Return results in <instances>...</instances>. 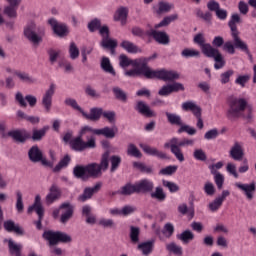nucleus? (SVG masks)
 <instances>
[{"label":"nucleus","mask_w":256,"mask_h":256,"mask_svg":"<svg viewBox=\"0 0 256 256\" xmlns=\"http://www.w3.org/2000/svg\"><path fill=\"white\" fill-rule=\"evenodd\" d=\"M237 23H241V16L239 14H232L230 21L228 22V26L231 30L232 41H226L223 46V51L229 53V55H235V50L238 49L243 53L249 55V45L246 44L241 36H239V30L237 29Z\"/></svg>","instance_id":"1"},{"label":"nucleus","mask_w":256,"mask_h":256,"mask_svg":"<svg viewBox=\"0 0 256 256\" xmlns=\"http://www.w3.org/2000/svg\"><path fill=\"white\" fill-rule=\"evenodd\" d=\"M193 42L200 46V49L205 57L214 59L215 69H223L225 67V60L219 49L213 47V45L205 41V36L202 33H198L194 36Z\"/></svg>","instance_id":"2"},{"label":"nucleus","mask_w":256,"mask_h":256,"mask_svg":"<svg viewBox=\"0 0 256 256\" xmlns=\"http://www.w3.org/2000/svg\"><path fill=\"white\" fill-rule=\"evenodd\" d=\"M247 109V100L244 98L229 97L228 98V110L226 117L228 121H237L240 117H243V113Z\"/></svg>","instance_id":"3"},{"label":"nucleus","mask_w":256,"mask_h":256,"mask_svg":"<svg viewBox=\"0 0 256 256\" xmlns=\"http://www.w3.org/2000/svg\"><path fill=\"white\" fill-rule=\"evenodd\" d=\"M42 238L44 241H48L49 247H55V245H59V243H71V241H73L71 235L53 230H45L42 234Z\"/></svg>","instance_id":"4"},{"label":"nucleus","mask_w":256,"mask_h":256,"mask_svg":"<svg viewBox=\"0 0 256 256\" xmlns=\"http://www.w3.org/2000/svg\"><path fill=\"white\" fill-rule=\"evenodd\" d=\"M71 150L77 151L78 153H81L85 151L86 149H95L97 147V142L95 141V138H90L88 141H84L83 137L77 136L73 140L69 142Z\"/></svg>","instance_id":"5"},{"label":"nucleus","mask_w":256,"mask_h":256,"mask_svg":"<svg viewBox=\"0 0 256 256\" xmlns=\"http://www.w3.org/2000/svg\"><path fill=\"white\" fill-rule=\"evenodd\" d=\"M148 79H160L161 81H175V79H179V73L173 70H153L150 68V72H148Z\"/></svg>","instance_id":"6"},{"label":"nucleus","mask_w":256,"mask_h":256,"mask_svg":"<svg viewBox=\"0 0 256 256\" xmlns=\"http://www.w3.org/2000/svg\"><path fill=\"white\" fill-rule=\"evenodd\" d=\"M150 59L151 58H144L142 63L139 64V67L126 71L124 75L126 77H139L144 75L146 79H149L148 73H151V67H149L148 63Z\"/></svg>","instance_id":"7"},{"label":"nucleus","mask_w":256,"mask_h":256,"mask_svg":"<svg viewBox=\"0 0 256 256\" xmlns=\"http://www.w3.org/2000/svg\"><path fill=\"white\" fill-rule=\"evenodd\" d=\"M61 209H66V211L61 215L60 221L65 224L73 217V211L75 207L71 204V202H64L59 206V209H55L53 211V217L57 219L59 217V213Z\"/></svg>","instance_id":"8"},{"label":"nucleus","mask_w":256,"mask_h":256,"mask_svg":"<svg viewBox=\"0 0 256 256\" xmlns=\"http://www.w3.org/2000/svg\"><path fill=\"white\" fill-rule=\"evenodd\" d=\"M28 157L31 163H41L46 167L49 166V161L43 156V151H41L37 145H34L29 149Z\"/></svg>","instance_id":"9"},{"label":"nucleus","mask_w":256,"mask_h":256,"mask_svg":"<svg viewBox=\"0 0 256 256\" xmlns=\"http://www.w3.org/2000/svg\"><path fill=\"white\" fill-rule=\"evenodd\" d=\"M36 29L35 23H31L24 28V37L33 45H39V43L43 42V38L37 34Z\"/></svg>","instance_id":"10"},{"label":"nucleus","mask_w":256,"mask_h":256,"mask_svg":"<svg viewBox=\"0 0 256 256\" xmlns=\"http://www.w3.org/2000/svg\"><path fill=\"white\" fill-rule=\"evenodd\" d=\"M165 149H170L171 154L174 155L180 163L185 161V155L179 146H177V137H173L169 142L164 144Z\"/></svg>","instance_id":"11"},{"label":"nucleus","mask_w":256,"mask_h":256,"mask_svg":"<svg viewBox=\"0 0 256 256\" xmlns=\"http://www.w3.org/2000/svg\"><path fill=\"white\" fill-rule=\"evenodd\" d=\"M101 187H103V182H97L93 187H86L83 190V193L78 196V201L81 203H85V201H89L93 196L101 191Z\"/></svg>","instance_id":"12"},{"label":"nucleus","mask_w":256,"mask_h":256,"mask_svg":"<svg viewBox=\"0 0 256 256\" xmlns=\"http://www.w3.org/2000/svg\"><path fill=\"white\" fill-rule=\"evenodd\" d=\"M53 95H55V84H51L42 96L41 103L46 113H49L53 107Z\"/></svg>","instance_id":"13"},{"label":"nucleus","mask_w":256,"mask_h":256,"mask_svg":"<svg viewBox=\"0 0 256 256\" xmlns=\"http://www.w3.org/2000/svg\"><path fill=\"white\" fill-rule=\"evenodd\" d=\"M15 100L19 103L20 107H27V103L30 105V107H35V105H37V97L31 94L23 97V93L17 92L15 95Z\"/></svg>","instance_id":"14"},{"label":"nucleus","mask_w":256,"mask_h":256,"mask_svg":"<svg viewBox=\"0 0 256 256\" xmlns=\"http://www.w3.org/2000/svg\"><path fill=\"white\" fill-rule=\"evenodd\" d=\"M61 199V189L57 184H52L49 188V193L45 197L46 205H52L55 201H59Z\"/></svg>","instance_id":"15"},{"label":"nucleus","mask_w":256,"mask_h":256,"mask_svg":"<svg viewBox=\"0 0 256 256\" xmlns=\"http://www.w3.org/2000/svg\"><path fill=\"white\" fill-rule=\"evenodd\" d=\"M48 23L52 27L55 35H57L58 37H67V25L59 23L55 18H50L48 20Z\"/></svg>","instance_id":"16"},{"label":"nucleus","mask_w":256,"mask_h":256,"mask_svg":"<svg viewBox=\"0 0 256 256\" xmlns=\"http://www.w3.org/2000/svg\"><path fill=\"white\" fill-rule=\"evenodd\" d=\"M229 155L231 159H233L234 161H243V157H245L243 144L238 141L234 142V145L231 147L229 151Z\"/></svg>","instance_id":"17"},{"label":"nucleus","mask_w":256,"mask_h":256,"mask_svg":"<svg viewBox=\"0 0 256 256\" xmlns=\"http://www.w3.org/2000/svg\"><path fill=\"white\" fill-rule=\"evenodd\" d=\"M235 187L237 189H240V191H243V193L246 195V199L248 201H253V197L256 191V184L255 182H252L250 184H241L239 182L235 183Z\"/></svg>","instance_id":"18"},{"label":"nucleus","mask_w":256,"mask_h":256,"mask_svg":"<svg viewBox=\"0 0 256 256\" xmlns=\"http://www.w3.org/2000/svg\"><path fill=\"white\" fill-rule=\"evenodd\" d=\"M137 193H151L155 189L153 181L144 178L136 183Z\"/></svg>","instance_id":"19"},{"label":"nucleus","mask_w":256,"mask_h":256,"mask_svg":"<svg viewBox=\"0 0 256 256\" xmlns=\"http://www.w3.org/2000/svg\"><path fill=\"white\" fill-rule=\"evenodd\" d=\"M140 148L142 149V151H144V153H146V155H151L152 157H158V159H169V157H167V154L165 152L159 151L155 147H151L147 144H140Z\"/></svg>","instance_id":"20"},{"label":"nucleus","mask_w":256,"mask_h":256,"mask_svg":"<svg viewBox=\"0 0 256 256\" xmlns=\"http://www.w3.org/2000/svg\"><path fill=\"white\" fill-rule=\"evenodd\" d=\"M135 110L138 111L140 115H143L144 117H157V113L151 110V107H149V105H147V103L143 101H138L136 103Z\"/></svg>","instance_id":"21"},{"label":"nucleus","mask_w":256,"mask_h":256,"mask_svg":"<svg viewBox=\"0 0 256 256\" xmlns=\"http://www.w3.org/2000/svg\"><path fill=\"white\" fill-rule=\"evenodd\" d=\"M146 59L145 57L137 58L134 60L129 59L127 55L121 54L119 56V65L122 68L129 67V65H132V67H139V64L143 62V60Z\"/></svg>","instance_id":"22"},{"label":"nucleus","mask_w":256,"mask_h":256,"mask_svg":"<svg viewBox=\"0 0 256 256\" xmlns=\"http://www.w3.org/2000/svg\"><path fill=\"white\" fill-rule=\"evenodd\" d=\"M102 115H103V108L101 107L91 108L89 114L84 110H82V116L88 121H99Z\"/></svg>","instance_id":"23"},{"label":"nucleus","mask_w":256,"mask_h":256,"mask_svg":"<svg viewBox=\"0 0 256 256\" xmlns=\"http://www.w3.org/2000/svg\"><path fill=\"white\" fill-rule=\"evenodd\" d=\"M229 195H230V192L228 190L222 191L221 196L217 197L213 202H211L208 205L210 211H213V212L218 211L221 205H223V201H225V199H227Z\"/></svg>","instance_id":"24"},{"label":"nucleus","mask_w":256,"mask_h":256,"mask_svg":"<svg viewBox=\"0 0 256 256\" xmlns=\"http://www.w3.org/2000/svg\"><path fill=\"white\" fill-rule=\"evenodd\" d=\"M100 45L102 49H108L111 55H115V49H117V40L112 39L109 36H104L100 42Z\"/></svg>","instance_id":"25"},{"label":"nucleus","mask_w":256,"mask_h":256,"mask_svg":"<svg viewBox=\"0 0 256 256\" xmlns=\"http://www.w3.org/2000/svg\"><path fill=\"white\" fill-rule=\"evenodd\" d=\"M86 173L88 177H92L93 179H99V177L103 175V172L99 168V164L95 162L86 165Z\"/></svg>","instance_id":"26"},{"label":"nucleus","mask_w":256,"mask_h":256,"mask_svg":"<svg viewBox=\"0 0 256 256\" xmlns=\"http://www.w3.org/2000/svg\"><path fill=\"white\" fill-rule=\"evenodd\" d=\"M182 109L183 111H191L194 117H196V115L203 113V109H201V106L197 105V103L193 101H186L182 103Z\"/></svg>","instance_id":"27"},{"label":"nucleus","mask_w":256,"mask_h":256,"mask_svg":"<svg viewBox=\"0 0 256 256\" xmlns=\"http://www.w3.org/2000/svg\"><path fill=\"white\" fill-rule=\"evenodd\" d=\"M14 75L20 79L22 83H27V85H35V83H37V78L27 72L15 71Z\"/></svg>","instance_id":"28"},{"label":"nucleus","mask_w":256,"mask_h":256,"mask_svg":"<svg viewBox=\"0 0 256 256\" xmlns=\"http://www.w3.org/2000/svg\"><path fill=\"white\" fill-rule=\"evenodd\" d=\"M4 229L8 231V233H16V235H25L23 228L19 227L18 224H15L12 220H7L4 222Z\"/></svg>","instance_id":"29"},{"label":"nucleus","mask_w":256,"mask_h":256,"mask_svg":"<svg viewBox=\"0 0 256 256\" xmlns=\"http://www.w3.org/2000/svg\"><path fill=\"white\" fill-rule=\"evenodd\" d=\"M100 67L105 73H109L110 75H113V77L117 75L115 68H113V64H111V60H109L108 57H102Z\"/></svg>","instance_id":"30"},{"label":"nucleus","mask_w":256,"mask_h":256,"mask_svg":"<svg viewBox=\"0 0 256 256\" xmlns=\"http://www.w3.org/2000/svg\"><path fill=\"white\" fill-rule=\"evenodd\" d=\"M151 199H155L159 203H163L167 199V194L165 193V190H163V187L157 186L155 188V191L150 192Z\"/></svg>","instance_id":"31"},{"label":"nucleus","mask_w":256,"mask_h":256,"mask_svg":"<svg viewBox=\"0 0 256 256\" xmlns=\"http://www.w3.org/2000/svg\"><path fill=\"white\" fill-rule=\"evenodd\" d=\"M8 137H11L16 143H25L28 139L21 130H11L7 133Z\"/></svg>","instance_id":"32"},{"label":"nucleus","mask_w":256,"mask_h":256,"mask_svg":"<svg viewBox=\"0 0 256 256\" xmlns=\"http://www.w3.org/2000/svg\"><path fill=\"white\" fill-rule=\"evenodd\" d=\"M35 211L37 215H41V213H45L43 209V205L41 204V196L36 195L34 204L28 207V213H33Z\"/></svg>","instance_id":"33"},{"label":"nucleus","mask_w":256,"mask_h":256,"mask_svg":"<svg viewBox=\"0 0 256 256\" xmlns=\"http://www.w3.org/2000/svg\"><path fill=\"white\" fill-rule=\"evenodd\" d=\"M94 135H103L106 139H114L115 137V130L110 127H104L102 129H94Z\"/></svg>","instance_id":"34"},{"label":"nucleus","mask_w":256,"mask_h":256,"mask_svg":"<svg viewBox=\"0 0 256 256\" xmlns=\"http://www.w3.org/2000/svg\"><path fill=\"white\" fill-rule=\"evenodd\" d=\"M129 11L125 7H121L117 10L114 20L120 21L121 25H126L127 24V15Z\"/></svg>","instance_id":"35"},{"label":"nucleus","mask_w":256,"mask_h":256,"mask_svg":"<svg viewBox=\"0 0 256 256\" xmlns=\"http://www.w3.org/2000/svg\"><path fill=\"white\" fill-rule=\"evenodd\" d=\"M177 239L182 241L184 245H188V243H191V241L195 239V234H193L191 230H184L182 233L177 235Z\"/></svg>","instance_id":"36"},{"label":"nucleus","mask_w":256,"mask_h":256,"mask_svg":"<svg viewBox=\"0 0 256 256\" xmlns=\"http://www.w3.org/2000/svg\"><path fill=\"white\" fill-rule=\"evenodd\" d=\"M154 241H147L138 245V249L142 251L144 256H149L153 253Z\"/></svg>","instance_id":"37"},{"label":"nucleus","mask_w":256,"mask_h":256,"mask_svg":"<svg viewBox=\"0 0 256 256\" xmlns=\"http://www.w3.org/2000/svg\"><path fill=\"white\" fill-rule=\"evenodd\" d=\"M166 117L170 125H177V127H182L183 119H181L178 114L166 112Z\"/></svg>","instance_id":"38"},{"label":"nucleus","mask_w":256,"mask_h":256,"mask_svg":"<svg viewBox=\"0 0 256 256\" xmlns=\"http://www.w3.org/2000/svg\"><path fill=\"white\" fill-rule=\"evenodd\" d=\"M119 195H133V193H137V184L127 183L126 185L121 187V190L118 191Z\"/></svg>","instance_id":"39"},{"label":"nucleus","mask_w":256,"mask_h":256,"mask_svg":"<svg viewBox=\"0 0 256 256\" xmlns=\"http://www.w3.org/2000/svg\"><path fill=\"white\" fill-rule=\"evenodd\" d=\"M120 47H122V49H125V51H127V53L141 52V50L139 49V47H137V45H135L133 42L127 41V40L122 41V43L120 44Z\"/></svg>","instance_id":"40"},{"label":"nucleus","mask_w":256,"mask_h":256,"mask_svg":"<svg viewBox=\"0 0 256 256\" xmlns=\"http://www.w3.org/2000/svg\"><path fill=\"white\" fill-rule=\"evenodd\" d=\"M47 131H49V126H44L40 130L34 129L31 137L32 141H41L47 135Z\"/></svg>","instance_id":"41"},{"label":"nucleus","mask_w":256,"mask_h":256,"mask_svg":"<svg viewBox=\"0 0 256 256\" xmlns=\"http://www.w3.org/2000/svg\"><path fill=\"white\" fill-rule=\"evenodd\" d=\"M179 19V15L173 14L170 16H166L163 20L155 25V29H159L161 27H167L169 24L173 23V21H177Z\"/></svg>","instance_id":"42"},{"label":"nucleus","mask_w":256,"mask_h":256,"mask_svg":"<svg viewBox=\"0 0 256 256\" xmlns=\"http://www.w3.org/2000/svg\"><path fill=\"white\" fill-rule=\"evenodd\" d=\"M154 33V39L157 43H160V45H169V35L161 31H156Z\"/></svg>","instance_id":"43"},{"label":"nucleus","mask_w":256,"mask_h":256,"mask_svg":"<svg viewBox=\"0 0 256 256\" xmlns=\"http://www.w3.org/2000/svg\"><path fill=\"white\" fill-rule=\"evenodd\" d=\"M196 16L199 19H202V21L206 22L207 25H211L212 21H213V14L209 11H206L205 13H203L201 11V9H197L196 10Z\"/></svg>","instance_id":"44"},{"label":"nucleus","mask_w":256,"mask_h":256,"mask_svg":"<svg viewBox=\"0 0 256 256\" xmlns=\"http://www.w3.org/2000/svg\"><path fill=\"white\" fill-rule=\"evenodd\" d=\"M17 6H5L3 9V14L8 17V19H17Z\"/></svg>","instance_id":"45"},{"label":"nucleus","mask_w":256,"mask_h":256,"mask_svg":"<svg viewBox=\"0 0 256 256\" xmlns=\"http://www.w3.org/2000/svg\"><path fill=\"white\" fill-rule=\"evenodd\" d=\"M139 235H141V229L137 226H130L131 243L137 245V243H139Z\"/></svg>","instance_id":"46"},{"label":"nucleus","mask_w":256,"mask_h":256,"mask_svg":"<svg viewBox=\"0 0 256 256\" xmlns=\"http://www.w3.org/2000/svg\"><path fill=\"white\" fill-rule=\"evenodd\" d=\"M109 155V151L104 152L102 154L100 164H98V167L102 173L103 171H107V169H109Z\"/></svg>","instance_id":"47"},{"label":"nucleus","mask_w":256,"mask_h":256,"mask_svg":"<svg viewBox=\"0 0 256 256\" xmlns=\"http://www.w3.org/2000/svg\"><path fill=\"white\" fill-rule=\"evenodd\" d=\"M115 98L122 103H127V93L123 89L115 86L112 88Z\"/></svg>","instance_id":"48"},{"label":"nucleus","mask_w":256,"mask_h":256,"mask_svg":"<svg viewBox=\"0 0 256 256\" xmlns=\"http://www.w3.org/2000/svg\"><path fill=\"white\" fill-rule=\"evenodd\" d=\"M166 249L169 251V253H173L174 255H183V247L177 245L175 242L166 244Z\"/></svg>","instance_id":"49"},{"label":"nucleus","mask_w":256,"mask_h":256,"mask_svg":"<svg viewBox=\"0 0 256 256\" xmlns=\"http://www.w3.org/2000/svg\"><path fill=\"white\" fill-rule=\"evenodd\" d=\"M71 163V156L65 155L62 160L59 161V163L53 168V173H59L61 169H64V167H67Z\"/></svg>","instance_id":"50"},{"label":"nucleus","mask_w":256,"mask_h":256,"mask_svg":"<svg viewBox=\"0 0 256 256\" xmlns=\"http://www.w3.org/2000/svg\"><path fill=\"white\" fill-rule=\"evenodd\" d=\"M73 175L76 179H83L87 175V167L83 165H76L73 168Z\"/></svg>","instance_id":"51"},{"label":"nucleus","mask_w":256,"mask_h":256,"mask_svg":"<svg viewBox=\"0 0 256 256\" xmlns=\"http://www.w3.org/2000/svg\"><path fill=\"white\" fill-rule=\"evenodd\" d=\"M174 233H175V226L170 222L166 223L162 229V235H164L166 239H171Z\"/></svg>","instance_id":"52"},{"label":"nucleus","mask_w":256,"mask_h":256,"mask_svg":"<svg viewBox=\"0 0 256 256\" xmlns=\"http://www.w3.org/2000/svg\"><path fill=\"white\" fill-rule=\"evenodd\" d=\"M127 155H130V157H136L137 159H141V157H143V154L140 150L137 149V146H135V144L128 145Z\"/></svg>","instance_id":"53"},{"label":"nucleus","mask_w":256,"mask_h":256,"mask_svg":"<svg viewBox=\"0 0 256 256\" xmlns=\"http://www.w3.org/2000/svg\"><path fill=\"white\" fill-rule=\"evenodd\" d=\"M8 249L10 255H14L16 253H21V249H23V246L20 244H17L13 241V239L8 240Z\"/></svg>","instance_id":"54"},{"label":"nucleus","mask_w":256,"mask_h":256,"mask_svg":"<svg viewBox=\"0 0 256 256\" xmlns=\"http://www.w3.org/2000/svg\"><path fill=\"white\" fill-rule=\"evenodd\" d=\"M233 75H235V71H233V69H229V70L223 72L220 75L221 84L227 85V83H229L231 81V77H233Z\"/></svg>","instance_id":"55"},{"label":"nucleus","mask_w":256,"mask_h":256,"mask_svg":"<svg viewBox=\"0 0 256 256\" xmlns=\"http://www.w3.org/2000/svg\"><path fill=\"white\" fill-rule=\"evenodd\" d=\"M110 163H111L110 171L111 173H115V171H117V169H119V166L121 165V156H118V155L111 156Z\"/></svg>","instance_id":"56"},{"label":"nucleus","mask_w":256,"mask_h":256,"mask_svg":"<svg viewBox=\"0 0 256 256\" xmlns=\"http://www.w3.org/2000/svg\"><path fill=\"white\" fill-rule=\"evenodd\" d=\"M47 53L49 56V61L51 65H53L54 63H57V59H59V55H61V50L50 48L47 50Z\"/></svg>","instance_id":"57"},{"label":"nucleus","mask_w":256,"mask_h":256,"mask_svg":"<svg viewBox=\"0 0 256 256\" xmlns=\"http://www.w3.org/2000/svg\"><path fill=\"white\" fill-rule=\"evenodd\" d=\"M181 55L182 57L189 59L191 57H201V52H199V50L186 48L181 52Z\"/></svg>","instance_id":"58"},{"label":"nucleus","mask_w":256,"mask_h":256,"mask_svg":"<svg viewBox=\"0 0 256 256\" xmlns=\"http://www.w3.org/2000/svg\"><path fill=\"white\" fill-rule=\"evenodd\" d=\"M64 104L67 105V107H72V109L79 111V113L81 114L83 113V108H81V106H79V104L77 103V100L73 98H66L64 100Z\"/></svg>","instance_id":"59"},{"label":"nucleus","mask_w":256,"mask_h":256,"mask_svg":"<svg viewBox=\"0 0 256 256\" xmlns=\"http://www.w3.org/2000/svg\"><path fill=\"white\" fill-rule=\"evenodd\" d=\"M159 8L157 10L158 15H161L163 13H169L173 9V4H170L168 2H159Z\"/></svg>","instance_id":"60"},{"label":"nucleus","mask_w":256,"mask_h":256,"mask_svg":"<svg viewBox=\"0 0 256 256\" xmlns=\"http://www.w3.org/2000/svg\"><path fill=\"white\" fill-rule=\"evenodd\" d=\"M249 79H251V76L248 74L239 75L236 78L235 83L236 85H239V87L245 88V86L249 83Z\"/></svg>","instance_id":"61"},{"label":"nucleus","mask_w":256,"mask_h":256,"mask_svg":"<svg viewBox=\"0 0 256 256\" xmlns=\"http://www.w3.org/2000/svg\"><path fill=\"white\" fill-rule=\"evenodd\" d=\"M16 209L18 211V213H23L24 209H25V205H23V194L21 193V191H17L16 192Z\"/></svg>","instance_id":"62"},{"label":"nucleus","mask_w":256,"mask_h":256,"mask_svg":"<svg viewBox=\"0 0 256 256\" xmlns=\"http://www.w3.org/2000/svg\"><path fill=\"white\" fill-rule=\"evenodd\" d=\"M69 55L70 59L72 60H75L79 57V48L77 47V44H75V42L70 43Z\"/></svg>","instance_id":"63"},{"label":"nucleus","mask_w":256,"mask_h":256,"mask_svg":"<svg viewBox=\"0 0 256 256\" xmlns=\"http://www.w3.org/2000/svg\"><path fill=\"white\" fill-rule=\"evenodd\" d=\"M193 157L196 161H205L207 159V154L203 149H195L193 152Z\"/></svg>","instance_id":"64"}]
</instances>
